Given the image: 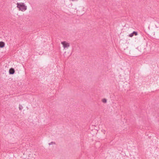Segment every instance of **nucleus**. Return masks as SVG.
I'll return each mask as SVG.
<instances>
[{"instance_id": "1", "label": "nucleus", "mask_w": 159, "mask_h": 159, "mask_svg": "<svg viewBox=\"0 0 159 159\" xmlns=\"http://www.w3.org/2000/svg\"><path fill=\"white\" fill-rule=\"evenodd\" d=\"M16 7L19 11L24 12L27 9V6L25 4L22 2H17Z\"/></svg>"}, {"instance_id": "2", "label": "nucleus", "mask_w": 159, "mask_h": 159, "mask_svg": "<svg viewBox=\"0 0 159 159\" xmlns=\"http://www.w3.org/2000/svg\"><path fill=\"white\" fill-rule=\"evenodd\" d=\"M61 43L64 48H68L70 47V43L64 41L61 42Z\"/></svg>"}, {"instance_id": "3", "label": "nucleus", "mask_w": 159, "mask_h": 159, "mask_svg": "<svg viewBox=\"0 0 159 159\" xmlns=\"http://www.w3.org/2000/svg\"><path fill=\"white\" fill-rule=\"evenodd\" d=\"M15 72V70L13 68H11L9 70V73L10 74H13Z\"/></svg>"}, {"instance_id": "4", "label": "nucleus", "mask_w": 159, "mask_h": 159, "mask_svg": "<svg viewBox=\"0 0 159 159\" xmlns=\"http://www.w3.org/2000/svg\"><path fill=\"white\" fill-rule=\"evenodd\" d=\"M5 45L4 43L3 42H0V48H3Z\"/></svg>"}, {"instance_id": "5", "label": "nucleus", "mask_w": 159, "mask_h": 159, "mask_svg": "<svg viewBox=\"0 0 159 159\" xmlns=\"http://www.w3.org/2000/svg\"><path fill=\"white\" fill-rule=\"evenodd\" d=\"M19 109L20 110H22V108H23V107L21 105H20L19 106Z\"/></svg>"}, {"instance_id": "6", "label": "nucleus", "mask_w": 159, "mask_h": 159, "mask_svg": "<svg viewBox=\"0 0 159 159\" xmlns=\"http://www.w3.org/2000/svg\"><path fill=\"white\" fill-rule=\"evenodd\" d=\"M102 102L104 103H106L107 102L106 99H103L102 100Z\"/></svg>"}, {"instance_id": "7", "label": "nucleus", "mask_w": 159, "mask_h": 159, "mask_svg": "<svg viewBox=\"0 0 159 159\" xmlns=\"http://www.w3.org/2000/svg\"><path fill=\"white\" fill-rule=\"evenodd\" d=\"M134 35V34H133V33H131V34H130L129 35V37H132V36H133Z\"/></svg>"}, {"instance_id": "8", "label": "nucleus", "mask_w": 159, "mask_h": 159, "mask_svg": "<svg viewBox=\"0 0 159 159\" xmlns=\"http://www.w3.org/2000/svg\"><path fill=\"white\" fill-rule=\"evenodd\" d=\"M133 33L135 35H137V32L134 31L133 32Z\"/></svg>"}, {"instance_id": "9", "label": "nucleus", "mask_w": 159, "mask_h": 159, "mask_svg": "<svg viewBox=\"0 0 159 159\" xmlns=\"http://www.w3.org/2000/svg\"><path fill=\"white\" fill-rule=\"evenodd\" d=\"M121 125H126V123H123L122 124H121Z\"/></svg>"}, {"instance_id": "10", "label": "nucleus", "mask_w": 159, "mask_h": 159, "mask_svg": "<svg viewBox=\"0 0 159 159\" xmlns=\"http://www.w3.org/2000/svg\"><path fill=\"white\" fill-rule=\"evenodd\" d=\"M72 1H77L78 0H71Z\"/></svg>"}]
</instances>
